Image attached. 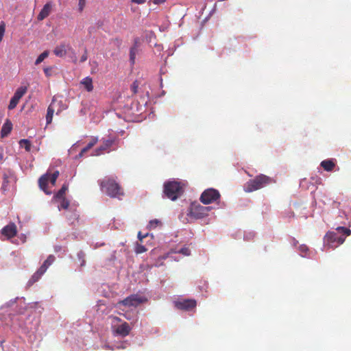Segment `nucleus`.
<instances>
[{
	"instance_id": "nucleus-11",
	"label": "nucleus",
	"mask_w": 351,
	"mask_h": 351,
	"mask_svg": "<svg viewBox=\"0 0 351 351\" xmlns=\"http://www.w3.org/2000/svg\"><path fill=\"white\" fill-rule=\"evenodd\" d=\"M132 330V327L130 324L125 322H123L121 324L114 326L113 332L121 337H125L128 336Z\"/></svg>"
},
{
	"instance_id": "nucleus-43",
	"label": "nucleus",
	"mask_w": 351,
	"mask_h": 351,
	"mask_svg": "<svg viewBox=\"0 0 351 351\" xmlns=\"http://www.w3.org/2000/svg\"><path fill=\"white\" fill-rule=\"evenodd\" d=\"M125 318H126L127 319H129V317H127V316H125Z\"/></svg>"
},
{
	"instance_id": "nucleus-1",
	"label": "nucleus",
	"mask_w": 351,
	"mask_h": 351,
	"mask_svg": "<svg viewBox=\"0 0 351 351\" xmlns=\"http://www.w3.org/2000/svg\"><path fill=\"white\" fill-rule=\"evenodd\" d=\"M336 230L337 232H328L324 237V242L330 247H336L343 244L346 237L351 234V230L345 227L339 226Z\"/></svg>"
},
{
	"instance_id": "nucleus-22",
	"label": "nucleus",
	"mask_w": 351,
	"mask_h": 351,
	"mask_svg": "<svg viewBox=\"0 0 351 351\" xmlns=\"http://www.w3.org/2000/svg\"><path fill=\"white\" fill-rule=\"evenodd\" d=\"M68 190V186L66 184H63L61 189L58 191V193L54 195V198L56 199H63L65 198L64 195L66 191Z\"/></svg>"
},
{
	"instance_id": "nucleus-20",
	"label": "nucleus",
	"mask_w": 351,
	"mask_h": 351,
	"mask_svg": "<svg viewBox=\"0 0 351 351\" xmlns=\"http://www.w3.org/2000/svg\"><path fill=\"white\" fill-rule=\"evenodd\" d=\"M54 261L55 256L53 255H49L39 268L41 271L46 272L48 267L54 262Z\"/></svg>"
},
{
	"instance_id": "nucleus-26",
	"label": "nucleus",
	"mask_w": 351,
	"mask_h": 351,
	"mask_svg": "<svg viewBox=\"0 0 351 351\" xmlns=\"http://www.w3.org/2000/svg\"><path fill=\"white\" fill-rule=\"evenodd\" d=\"M147 251L146 247L144 245L137 244L135 247V252L136 254H142Z\"/></svg>"
},
{
	"instance_id": "nucleus-8",
	"label": "nucleus",
	"mask_w": 351,
	"mask_h": 351,
	"mask_svg": "<svg viewBox=\"0 0 351 351\" xmlns=\"http://www.w3.org/2000/svg\"><path fill=\"white\" fill-rule=\"evenodd\" d=\"M220 193L217 189H206L200 196V201L204 204H211L220 198Z\"/></svg>"
},
{
	"instance_id": "nucleus-38",
	"label": "nucleus",
	"mask_w": 351,
	"mask_h": 351,
	"mask_svg": "<svg viewBox=\"0 0 351 351\" xmlns=\"http://www.w3.org/2000/svg\"><path fill=\"white\" fill-rule=\"evenodd\" d=\"M166 0H153V3L156 5L163 3Z\"/></svg>"
},
{
	"instance_id": "nucleus-25",
	"label": "nucleus",
	"mask_w": 351,
	"mask_h": 351,
	"mask_svg": "<svg viewBox=\"0 0 351 351\" xmlns=\"http://www.w3.org/2000/svg\"><path fill=\"white\" fill-rule=\"evenodd\" d=\"M61 203L60 205L58 206L59 209H67L69 206V201L66 199V198L60 199Z\"/></svg>"
},
{
	"instance_id": "nucleus-21",
	"label": "nucleus",
	"mask_w": 351,
	"mask_h": 351,
	"mask_svg": "<svg viewBox=\"0 0 351 351\" xmlns=\"http://www.w3.org/2000/svg\"><path fill=\"white\" fill-rule=\"evenodd\" d=\"M45 272L44 271H41L39 268L32 276L30 278L29 283V284H34L36 282H37L40 277L45 274Z\"/></svg>"
},
{
	"instance_id": "nucleus-5",
	"label": "nucleus",
	"mask_w": 351,
	"mask_h": 351,
	"mask_svg": "<svg viewBox=\"0 0 351 351\" xmlns=\"http://www.w3.org/2000/svg\"><path fill=\"white\" fill-rule=\"evenodd\" d=\"M101 144L95 149L94 155L99 156L104 152L109 153L111 151L117 150L118 148L119 138L114 136H110L108 138H101Z\"/></svg>"
},
{
	"instance_id": "nucleus-18",
	"label": "nucleus",
	"mask_w": 351,
	"mask_h": 351,
	"mask_svg": "<svg viewBox=\"0 0 351 351\" xmlns=\"http://www.w3.org/2000/svg\"><path fill=\"white\" fill-rule=\"evenodd\" d=\"M321 167L326 171H332L335 168L336 164L333 159H327L322 161Z\"/></svg>"
},
{
	"instance_id": "nucleus-39",
	"label": "nucleus",
	"mask_w": 351,
	"mask_h": 351,
	"mask_svg": "<svg viewBox=\"0 0 351 351\" xmlns=\"http://www.w3.org/2000/svg\"><path fill=\"white\" fill-rule=\"evenodd\" d=\"M146 0H132V3H138V4H142L145 2Z\"/></svg>"
},
{
	"instance_id": "nucleus-41",
	"label": "nucleus",
	"mask_w": 351,
	"mask_h": 351,
	"mask_svg": "<svg viewBox=\"0 0 351 351\" xmlns=\"http://www.w3.org/2000/svg\"><path fill=\"white\" fill-rule=\"evenodd\" d=\"M3 160V154L1 152H0V163H2Z\"/></svg>"
},
{
	"instance_id": "nucleus-23",
	"label": "nucleus",
	"mask_w": 351,
	"mask_h": 351,
	"mask_svg": "<svg viewBox=\"0 0 351 351\" xmlns=\"http://www.w3.org/2000/svg\"><path fill=\"white\" fill-rule=\"evenodd\" d=\"M19 145L21 147L25 148L27 152H30L32 143L27 139H21L19 141Z\"/></svg>"
},
{
	"instance_id": "nucleus-34",
	"label": "nucleus",
	"mask_w": 351,
	"mask_h": 351,
	"mask_svg": "<svg viewBox=\"0 0 351 351\" xmlns=\"http://www.w3.org/2000/svg\"><path fill=\"white\" fill-rule=\"evenodd\" d=\"M98 142L97 137H93L90 141L88 143L89 147H93Z\"/></svg>"
},
{
	"instance_id": "nucleus-4",
	"label": "nucleus",
	"mask_w": 351,
	"mask_h": 351,
	"mask_svg": "<svg viewBox=\"0 0 351 351\" xmlns=\"http://www.w3.org/2000/svg\"><path fill=\"white\" fill-rule=\"evenodd\" d=\"M100 186L101 190L111 197L119 198L123 194L119 185L112 179H104L101 182Z\"/></svg>"
},
{
	"instance_id": "nucleus-17",
	"label": "nucleus",
	"mask_w": 351,
	"mask_h": 351,
	"mask_svg": "<svg viewBox=\"0 0 351 351\" xmlns=\"http://www.w3.org/2000/svg\"><path fill=\"white\" fill-rule=\"evenodd\" d=\"M12 123L9 120L7 119L4 124L2 126L1 130V136L2 138L7 136L12 131Z\"/></svg>"
},
{
	"instance_id": "nucleus-14",
	"label": "nucleus",
	"mask_w": 351,
	"mask_h": 351,
	"mask_svg": "<svg viewBox=\"0 0 351 351\" xmlns=\"http://www.w3.org/2000/svg\"><path fill=\"white\" fill-rule=\"evenodd\" d=\"M71 47L69 45H66L64 43H61L59 45H57L54 50L53 53L60 58L64 57L66 55L67 49H70Z\"/></svg>"
},
{
	"instance_id": "nucleus-3",
	"label": "nucleus",
	"mask_w": 351,
	"mask_h": 351,
	"mask_svg": "<svg viewBox=\"0 0 351 351\" xmlns=\"http://www.w3.org/2000/svg\"><path fill=\"white\" fill-rule=\"evenodd\" d=\"M271 182V179L265 175H258L254 179L250 180L244 186L246 193H251L261 189Z\"/></svg>"
},
{
	"instance_id": "nucleus-29",
	"label": "nucleus",
	"mask_w": 351,
	"mask_h": 351,
	"mask_svg": "<svg viewBox=\"0 0 351 351\" xmlns=\"http://www.w3.org/2000/svg\"><path fill=\"white\" fill-rule=\"evenodd\" d=\"M179 253L182 254L184 256L190 255V250L189 247H183L179 251Z\"/></svg>"
},
{
	"instance_id": "nucleus-9",
	"label": "nucleus",
	"mask_w": 351,
	"mask_h": 351,
	"mask_svg": "<svg viewBox=\"0 0 351 351\" xmlns=\"http://www.w3.org/2000/svg\"><path fill=\"white\" fill-rule=\"evenodd\" d=\"M145 301L142 297L138 296V295H131L123 300L118 302V305H123L125 306H137L140 304L143 303Z\"/></svg>"
},
{
	"instance_id": "nucleus-16",
	"label": "nucleus",
	"mask_w": 351,
	"mask_h": 351,
	"mask_svg": "<svg viewBox=\"0 0 351 351\" xmlns=\"http://www.w3.org/2000/svg\"><path fill=\"white\" fill-rule=\"evenodd\" d=\"M56 101L54 99L52 100L50 105L48 106L47 112L46 115L47 124H50L53 119V116L55 112Z\"/></svg>"
},
{
	"instance_id": "nucleus-7",
	"label": "nucleus",
	"mask_w": 351,
	"mask_h": 351,
	"mask_svg": "<svg viewBox=\"0 0 351 351\" xmlns=\"http://www.w3.org/2000/svg\"><path fill=\"white\" fill-rule=\"evenodd\" d=\"M58 176V171H54L51 175L47 173L43 175L38 180V184L40 189L43 190L47 195L51 194V192L48 191L47 188L48 182H50L51 184L54 186Z\"/></svg>"
},
{
	"instance_id": "nucleus-13",
	"label": "nucleus",
	"mask_w": 351,
	"mask_h": 351,
	"mask_svg": "<svg viewBox=\"0 0 351 351\" xmlns=\"http://www.w3.org/2000/svg\"><path fill=\"white\" fill-rule=\"evenodd\" d=\"M16 226L14 223H10L1 230V234L8 239H11L16 235Z\"/></svg>"
},
{
	"instance_id": "nucleus-24",
	"label": "nucleus",
	"mask_w": 351,
	"mask_h": 351,
	"mask_svg": "<svg viewBox=\"0 0 351 351\" xmlns=\"http://www.w3.org/2000/svg\"><path fill=\"white\" fill-rule=\"evenodd\" d=\"M49 56V52L47 51H45L41 54L39 55V56L37 58V59L35 61V64L38 65L40 63H41L46 58H47Z\"/></svg>"
},
{
	"instance_id": "nucleus-6",
	"label": "nucleus",
	"mask_w": 351,
	"mask_h": 351,
	"mask_svg": "<svg viewBox=\"0 0 351 351\" xmlns=\"http://www.w3.org/2000/svg\"><path fill=\"white\" fill-rule=\"evenodd\" d=\"M211 210L210 206H204L199 204L193 203L191 204L187 215L195 219H202L207 216Z\"/></svg>"
},
{
	"instance_id": "nucleus-42",
	"label": "nucleus",
	"mask_w": 351,
	"mask_h": 351,
	"mask_svg": "<svg viewBox=\"0 0 351 351\" xmlns=\"http://www.w3.org/2000/svg\"><path fill=\"white\" fill-rule=\"evenodd\" d=\"M114 319L116 320L117 322H121V319L118 317H114Z\"/></svg>"
},
{
	"instance_id": "nucleus-19",
	"label": "nucleus",
	"mask_w": 351,
	"mask_h": 351,
	"mask_svg": "<svg viewBox=\"0 0 351 351\" xmlns=\"http://www.w3.org/2000/svg\"><path fill=\"white\" fill-rule=\"evenodd\" d=\"M80 83L88 92H91L93 90V79L90 77H86Z\"/></svg>"
},
{
	"instance_id": "nucleus-30",
	"label": "nucleus",
	"mask_w": 351,
	"mask_h": 351,
	"mask_svg": "<svg viewBox=\"0 0 351 351\" xmlns=\"http://www.w3.org/2000/svg\"><path fill=\"white\" fill-rule=\"evenodd\" d=\"M86 5V0H79V11L82 12L85 7Z\"/></svg>"
},
{
	"instance_id": "nucleus-2",
	"label": "nucleus",
	"mask_w": 351,
	"mask_h": 351,
	"mask_svg": "<svg viewBox=\"0 0 351 351\" xmlns=\"http://www.w3.org/2000/svg\"><path fill=\"white\" fill-rule=\"evenodd\" d=\"M184 184L176 180L167 181L164 184V194L172 201L176 200L184 193Z\"/></svg>"
},
{
	"instance_id": "nucleus-35",
	"label": "nucleus",
	"mask_w": 351,
	"mask_h": 351,
	"mask_svg": "<svg viewBox=\"0 0 351 351\" xmlns=\"http://www.w3.org/2000/svg\"><path fill=\"white\" fill-rule=\"evenodd\" d=\"M160 221L158 219L152 220L149 221V226L151 228H156Z\"/></svg>"
},
{
	"instance_id": "nucleus-31",
	"label": "nucleus",
	"mask_w": 351,
	"mask_h": 351,
	"mask_svg": "<svg viewBox=\"0 0 351 351\" xmlns=\"http://www.w3.org/2000/svg\"><path fill=\"white\" fill-rule=\"evenodd\" d=\"M91 148H92V147H88V145H87L84 148H83V149L81 150L80 153V154H79V155H78V157H79V158L82 157V156H84V154L85 153H86V152H87L89 149H90Z\"/></svg>"
},
{
	"instance_id": "nucleus-40",
	"label": "nucleus",
	"mask_w": 351,
	"mask_h": 351,
	"mask_svg": "<svg viewBox=\"0 0 351 351\" xmlns=\"http://www.w3.org/2000/svg\"><path fill=\"white\" fill-rule=\"evenodd\" d=\"M51 69L50 68H45L44 69V72L45 73L46 75H49V71H50Z\"/></svg>"
},
{
	"instance_id": "nucleus-27",
	"label": "nucleus",
	"mask_w": 351,
	"mask_h": 351,
	"mask_svg": "<svg viewBox=\"0 0 351 351\" xmlns=\"http://www.w3.org/2000/svg\"><path fill=\"white\" fill-rule=\"evenodd\" d=\"M138 82L137 80L134 81L132 85H131V90L132 91L133 94H136L138 92Z\"/></svg>"
},
{
	"instance_id": "nucleus-12",
	"label": "nucleus",
	"mask_w": 351,
	"mask_h": 351,
	"mask_svg": "<svg viewBox=\"0 0 351 351\" xmlns=\"http://www.w3.org/2000/svg\"><path fill=\"white\" fill-rule=\"evenodd\" d=\"M196 301L195 300L187 299L175 302V306L178 309L190 311L196 306Z\"/></svg>"
},
{
	"instance_id": "nucleus-33",
	"label": "nucleus",
	"mask_w": 351,
	"mask_h": 351,
	"mask_svg": "<svg viewBox=\"0 0 351 351\" xmlns=\"http://www.w3.org/2000/svg\"><path fill=\"white\" fill-rule=\"evenodd\" d=\"M308 248L306 245H302L300 246V251L301 252V253L304 254H302V256H306V253L308 252Z\"/></svg>"
},
{
	"instance_id": "nucleus-28",
	"label": "nucleus",
	"mask_w": 351,
	"mask_h": 351,
	"mask_svg": "<svg viewBox=\"0 0 351 351\" xmlns=\"http://www.w3.org/2000/svg\"><path fill=\"white\" fill-rule=\"evenodd\" d=\"M5 31V23L3 22H1V23L0 24V41H1L3 39Z\"/></svg>"
},
{
	"instance_id": "nucleus-10",
	"label": "nucleus",
	"mask_w": 351,
	"mask_h": 351,
	"mask_svg": "<svg viewBox=\"0 0 351 351\" xmlns=\"http://www.w3.org/2000/svg\"><path fill=\"white\" fill-rule=\"evenodd\" d=\"M27 88L21 86L19 87L14 94V96L11 98L10 104L8 105V109L12 110L16 108L19 101L21 97L26 93Z\"/></svg>"
},
{
	"instance_id": "nucleus-36",
	"label": "nucleus",
	"mask_w": 351,
	"mask_h": 351,
	"mask_svg": "<svg viewBox=\"0 0 351 351\" xmlns=\"http://www.w3.org/2000/svg\"><path fill=\"white\" fill-rule=\"evenodd\" d=\"M88 59L87 50L86 49L84 53L81 56L80 62H84Z\"/></svg>"
},
{
	"instance_id": "nucleus-37",
	"label": "nucleus",
	"mask_w": 351,
	"mask_h": 351,
	"mask_svg": "<svg viewBox=\"0 0 351 351\" xmlns=\"http://www.w3.org/2000/svg\"><path fill=\"white\" fill-rule=\"evenodd\" d=\"M147 236V234H143L141 232H138V239L142 241L144 238H145Z\"/></svg>"
},
{
	"instance_id": "nucleus-32",
	"label": "nucleus",
	"mask_w": 351,
	"mask_h": 351,
	"mask_svg": "<svg viewBox=\"0 0 351 351\" xmlns=\"http://www.w3.org/2000/svg\"><path fill=\"white\" fill-rule=\"evenodd\" d=\"M130 61L132 62V63L134 64V59H135V49L134 48H132L130 49Z\"/></svg>"
},
{
	"instance_id": "nucleus-15",
	"label": "nucleus",
	"mask_w": 351,
	"mask_h": 351,
	"mask_svg": "<svg viewBox=\"0 0 351 351\" xmlns=\"http://www.w3.org/2000/svg\"><path fill=\"white\" fill-rule=\"evenodd\" d=\"M52 3L51 1L47 2L43 8L40 13L37 16L38 21H43L47 18L51 13L52 10Z\"/></svg>"
}]
</instances>
